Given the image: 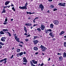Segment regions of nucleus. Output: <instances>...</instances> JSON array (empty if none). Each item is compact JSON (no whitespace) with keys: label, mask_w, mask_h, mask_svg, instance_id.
Listing matches in <instances>:
<instances>
[{"label":"nucleus","mask_w":66,"mask_h":66,"mask_svg":"<svg viewBox=\"0 0 66 66\" xmlns=\"http://www.w3.org/2000/svg\"><path fill=\"white\" fill-rule=\"evenodd\" d=\"M53 40H56V39L54 38H53L52 39Z\"/></svg>","instance_id":"57"},{"label":"nucleus","mask_w":66,"mask_h":66,"mask_svg":"<svg viewBox=\"0 0 66 66\" xmlns=\"http://www.w3.org/2000/svg\"><path fill=\"white\" fill-rule=\"evenodd\" d=\"M11 6H13V7H14V5H13V4H12L11 5Z\"/></svg>","instance_id":"59"},{"label":"nucleus","mask_w":66,"mask_h":66,"mask_svg":"<svg viewBox=\"0 0 66 66\" xmlns=\"http://www.w3.org/2000/svg\"><path fill=\"white\" fill-rule=\"evenodd\" d=\"M0 45H2V46H3V45H4V44L2 43V42H0Z\"/></svg>","instance_id":"33"},{"label":"nucleus","mask_w":66,"mask_h":66,"mask_svg":"<svg viewBox=\"0 0 66 66\" xmlns=\"http://www.w3.org/2000/svg\"><path fill=\"white\" fill-rule=\"evenodd\" d=\"M53 22L55 25H58V24H59V21H58L54 20Z\"/></svg>","instance_id":"6"},{"label":"nucleus","mask_w":66,"mask_h":66,"mask_svg":"<svg viewBox=\"0 0 66 66\" xmlns=\"http://www.w3.org/2000/svg\"><path fill=\"white\" fill-rule=\"evenodd\" d=\"M37 61H35V63H34V64H37Z\"/></svg>","instance_id":"56"},{"label":"nucleus","mask_w":66,"mask_h":66,"mask_svg":"<svg viewBox=\"0 0 66 66\" xmlns=\"http://www.w3.org/2000/svg\"><path fill=\"white\" fill-rule=\"evenodd\" d=\"M19 9H21L22 10H23V7H21V6H20L19 7Z\"/></svg>","instance_id":"34"},{"label":"nucleus","mask_w":66,"mask_h":66,"mask_svg":"<svg viewBox=\"0 0 66 66\" xmlns=\"http://www.w3.org/2000/svg\"><path fill=\"white\" fill-rule=\"evenodd\" d=\"M5 12H6V11L5 10V9H3V11L2 12V13H5Z\"/></svg>","instance_id":"23"},{"label":"nucleus","mask_w":66,"mask_h":66,"mask_svg":"<svg viewBox=\"0 0 66 66\" xmlns=\"http://www.w3.org/2000/svg\"><path fill=\"white\" fill-rule=\"evenodd\" d=\"M25 25L26 26H28V23H26V24H25Z\"/></svg>","instance_id":"60"},{"label":"nucleus","mask_w":66,"mask_h":66,"mask_svg":"<svg viewBox=\"0 0 66 66\" xmlns=\"http://www.w3.org/2000/svg\"><path fill=\"white\" fill-rule=\"evenodd\" d=\"M47 31H49V32H51L52 31V30H51V29H47Z\"/></svg>","instance_id":"30"},{"label":"nucleus","mask_w":66,"mask_h":66,"mask_svg":"<svg viewBox=\"0 0 66 66\" xmlns=\"http://www.w3.org/2000/svg\"><path fill=\"white\" fill-rule=\"evenodd\" d=\"M50 60V58H49L48 59V61H49Z\"/></svg>","instance_id":"64"},{"label":"nucleus","mask_w":66,"mask_h":66,"mask_svg":"<svg viewBox=\"0 0 66 66\" xmlns=\"http://www.w3.org/2000/svg\"><path fill=\"white\" fill-rule=\"evenodd\" d=\"M35 54L36 55L37 54H38V52H36L35 53Z\"/></svg>","instance_id":"43"},{"label":"nucleus","mask_w":66,"mask_h":66,"mask_svg":"<svg viewBox=\"0 0 66 66\" xmlns=\"http://www.w3.org/2000/svg\"><path fill=\"white\" fill-rule=\"evenodd\" d=\"M64 47H66V42H64Z\"/></svg>","instance_id":"32"},{"label":"nucleus","mask_w":66,"mask_h":66,"mask_svg":"<svg viewBox=\"0 0 66 66\" xmlns=\"http://www.w3.org/2000/svg\"><path fill=\"white\" fill-rule=\"evenodd\" d=\"M34 50L35 51H37L38 50V48L37 47H34Z\"/></svg>","instance_id":"13"},{"label":"nucleus","mask_w":66,"mask_h":66,"mask_svg":"<svg viewBox=\"0 0 66 66\" xmlns=\"http://www.w3.org/2000/svg\"><path fill=\"white\" fill-rule=\"evenodd\" d=\"M37 30H38V31H41V29H39V28H38L37 29Z\"/></svg>","instance_id":"35"},{"label":"nucleus","mask_w":66,"mask_h":66,"mask_svg":"<svg viewBox=\"0 0 66 66\" xmlns=\"http://www.w3.org/2000/svg\"><path fill=\"white\" fill-rule=\"evenodd\" d=\"M13 21V19H11V21Z\"/></svg>","instance_id":"63"},{"label":"nucleus","mask_w":66,"mask_h":66,"mask_svg":"<svg viewBox=\"0 0 66 66\" xmlns=\"http://www.w3.org/2000/svg\"><path fill=\"white\" fill-rule=\"evenodd\" d=\"M19 42L20 43H21V44H23L22 45H23L24 43H23V42H22L21 41H20Z\"/></svg>","instance_id":"40"},{"label":"nucleus","mask_w":66,"mask_h":66,"mask_svg":"<svg viewBox=\"0 0 66 66\" xmlns=\"http://www.w3.org/2000/svg\"><path fill=\"white\" fill-rule=\"evenodd\" d=\"M54 7V5H51L50 6V8L51 9H53Z\"/></svg>","instance_id":"21"},{"label":"nucleus","mask_w":66,"mask_h":66,"mask_svg":"<svg viewBox=\"0 0 66 66\" xmlns=\"http://www.w3.org/2000/svg\"><path fill=\"white\" fill-rule=\"evenodd\" d=\"M24 9H26V10H27V6H23V10H24Z\"/></svg>","instance_id":"19"},{"label":"nucleus","mask_w":66,"mask_h":66,"mask_svg":"<svg viewBox=\"0 0 66 66\" xmlns=\"http://www.w3.org/2000/svg\"><path fill=\"white\" fill-rule=\"evenodd\" d=\"M5 18H6L5 19V20L4 21L5 22H6L7 21V17H5Z\"/></svg>","instance_id":"24"},{"label":"nucleus","mask_w":66,"mask_h":66,"mask_svg":"<svg viewBox=\"0 0 66 66\" xmlns=\"http://www.w3.org/2000/svg\"><path fill=\"white\" fill-rule=\"evenodd\" d=\"M38 19V17H36L34 19V20H35V19Z\"/></svg>","instance_id":"58"},{"label":"nucleus","mask_w":66,"mask_h":66,"mask_svg":"<svg viewBox=\"0 0 66 66\" xmlns=\"http://www.w3.org/2000/svg\"><path fill=\"white\" fill-rule=\"evenodd\" d=\"M43 65H44V63H42V64L41 65H40V66H43Z\"/></svg>","instance_id":"50"},{"label":"nucleus","mask_w":66,"mask_h":66,"mask_svg":"<svg viewBox=\"0 0 66 66\" xmlns=\"http://www.w3.org/2000/svg\"><path fill=\"white\" fill-rule=\"evenodd\" d=\"M48 1L49 2H51L52 1V0H48Z\"/></svg>","instance_id":"54"},{"label":"nucleus","mask_w":66,"mask_h":66,"mask_svg":"<svg viewBox=\"0 0 66 66\" xmlns=\"http://www.w3.org/2000/svg\"><path fill=\"white\" fill-rule=\"evenodd\" d=\"M59 59L60 61H62L63 59V57L61 56H60V57H59Z\"/></svg>","instance_id":"16"},{"label":"nucleus","mask_w":66,"mask_h":66,"mask_svg":"<svg viewBox=\"0 0 66 66\" xmlns=\"http://www.w3.org/2000/svg\"><path fill=\"white\" fill-rule=\"evenodd\" d=\"M58 5H60L61 6H65V5H66V3L63 2L62 3H59L58 4Z\"/></svg>","instance_id":"3"},{"label":"nucleus","mask_w":66,"mask_h":66,"mask_svg":"<svg viewBox=\"0 0 66 66\" xmlns=\"http://www.w3.org/2000/svg\"><path fill=\"white\" fill-rule=\"evenodd\" d=\"M57 55H62V54H60L59 53H57Z\"/></svg>","instance_id":"51"},{"label":"nucleus","mask_w":66,"mask_h":66,"mask_svg":"<svg viewBox=\"0 0 66 66\" xmlns=\"http://www.w3.org/2000/svg\"><path fill=\"white\" fill-rule=\"evenodd\" d=\"M0 34H4V32L3 31H2L0 32Z\"/></svg>","instance_id":"18"},{"label":"nucleus","mask_w":66,"mask_h":66,"mask_svg":"<svg viewBox=\"0 0 66 66\" xmlns=\"http://www.w3.org/2000/svg\"><path fill=\"white\" fill-rule=\"evenodd\" d=\"M24 30H27V28H26V27H25V26L24 27Z\"/></svg>","instance_id":"53"},{"label":"nucleus","mask_w":66,"mask_h":66,"mask_svg":"<svg viewBox=\"0 0 66 66\" xmlns=\"http://www.w3.org/2000/svg\"><path fill=\"white\" fill-rule=\"evenodd\" d=\"M28 26H32V24L29 23H28Z\"/></svg>","instance_id":"29"},{"label":"nucleus","mask_w":66,"mask_h":66,"mask_svg":"<svg viewBox=\"0 0 66 66\" xmlns=\"http://www.w3.org/2000/svg\"><path fill=\"white\" fill-rule=\"evenodd\" d=\"M24 35H26V36H27V35H28V34H27V33H25L24 34Z\"/></svg>","instance_id":"52"},{"label":"nucleus","mask_w":66,"mask_h":66,"mask_svg":"<svg viewBox=\"0 0 66 66\" xmlns=\"http://www.w3.org/2000/svg\"><path fill=\"white\" fill-rule=\"evenodd\" d=\"M34 39H36V38H38V36H34Z\"/></svg>","instance_id":"36"},{"label":"nucleus","mask_w":66,"mask_h":66,"mask_svg":"<svg viewBox=\"0 0 66 66\" xmlns=\"http://www.w3.org/2000/svg\"><path fill=\"white\" fill-rule=\"evenodd\" d=\"M27 63L26 62V63H23V65H27Z\"/></svg>","instance_id":"39"},{"label":"nucleus","mask_w":66,"mask_h":66,"mask_svg":"<svg viewBox=\"0 0 66 66\" xmlns=\"http://www.w3.org/2000/svg\"><path fill=\"white\" fill-rule=\"evenodd\" d=\"M17 36H15V37H14V38L15 39H17Z\"/></svg>","instance_id":"44"},{"label":"nucleus","mask_w":66,"mask_h":66,"mask_svg":"<svg viewBox=\"0 0 66 66\" xmlns=\"http://www.w3.org/2000/svg\"><path fill=\"white\" fill-rule=\"evenodd\" d=\"M13 36H14L15 37H16V34H13Z\"/></svg>","instance_id":"42"},{"label":"nucleus","mask_w":66,"mask_h":66,"mask_svg":"<svg viewBox=\"0 0 66 66\" xmlns=\"http://www.w3.org/2000/svg\"><path fill=\"white\" fill-rule=\"evenodd\" d=\"M33 42L34 43V44L35 45H36L38 43V41L36 40H34L33 41Z\"/></svg>","instance_id":"9"},{"label":"nucleus","mask_w":66,"mask_h":66,"mask_svg":"<svg viewBox=\"0 0 66 66\" xmlns=\"http://www.w3.org/2000/svg\"><path fill=\"white\" fill-rule=\"evenodd\" d=\"M35 60H32V62H33V63L34 64V63H35Z\"/></svg>","instance_id":"38"},{"label":"nucleus","mask_w":66,"mask_h":66,"mask_svg":"<svg viewBox=\"0 0 66 66\" xmlns=\"http://www.w3.org/2000/svg\"><path fill=\"white\" fill-rule=\"evenodd\" d=\"M41 29L42 30H44V29H45V26L44 25H41Z\"/></svg>","instance_id":"10"},{"label":"nucleus","mask_w":66,"mask_h":66,"mask_svg":"<svg viewBox=\"0 0 66 66\" xmlns=\"http://www.w3.org/2000/svg\"><path fill=\"white\" fill-rule=\"evenodd\" d=\"M24 54H26V52H23Z\"/></svg>","instance_id":"61"},{"label":"nucleus","mask_w":66,"mask_h":66,"mask_svg":"<svg viewBox=\"0 0 66 66\" xmlns=\"http://www.w3.org/2000/svg\"><path fill=\"white\" fill-rule=\"evenodd\" d=\"M35 20H34V19L33 20V22L34 23H35Z\"/></svg>","instance_id":"45"},{"label":"nucleus","mask_w":66,"mask_h":66,"mask_svg":"<svg viewBox=\"0 0 66 66\" xmlns=\"http://www.w3.org/2000/svg\"><path fill=\"white\" fill-rule=\"evenodd\" d=\"M19 39H20L19 38H18L16 39H15L16 41H17V42L19 43L20 41H19Z\"/></svg>","instance_id":"17"},{"label":"nucleus","mask_w":66,"mask_h":66,"mask_svg":"<svg viewBox=\"0 0 66 66\" xmlns=\"http://www.w3.org/2000/svg\"><path fill=\"white\" fill-rule=\"evenodd\" d=\"M12 10H13V11H14V12H15V8L14 7H13L12 8Z\"/></svg>","instance_id":"27"},{"label":"nucleus","mask_w":66,"mask_h":66,"mask_svg":"<svg viewBox=\"0 0 66 66\" xmlns=\"http://www.w3.org/2000/svg\"><path fill=\"white\" fill-rule=\"evenodd\" d=\"M23 63L25 62V63H27L28 62V61H27V59H26V57H24L23 58Z\"/></svg>","instance_id":"7"},{"label":"nucleus","mask_w":66,"mask_h":66,"mask_svg":"<svg viewBox=\"0 0 66 66\" xmlns=\"http://www.w3.org/2000/svg\"><path fill=\"white\" fill-rule=\"evenodd\" d=\"M10 2L9 1H6L5 3V5H7L8 4H9V3Z\"/></svg>","instance_id":"11"},{"label":"nucleus","mask_w":66,"mask_h":66,"mask_svg":"<svg viewBox=\"0 0 66 66\" xmlns=\"http://www.w3.org/2000/svg\"><path fill=\"white\" fill-rule=\"evenodd\" d=\"M3 7V9H5V6H2Z\"/></svg>","instance_id":"55"},{"label":"nucleus","mask_w":66,"mask_h":66,"mask_svg":"<svg viewBox=\"0 0 66 66\" xmlns=\"http://www.w3.org/2000/svg\"><path fill=\"white\" fill-rule=\"evenodd\" d=\"M2 31H3L4 32H6V31H7V32H8V31H9V30H8V29H3V30Z\"/></svg>","instance_id":"15"},{"label":"nucleus","mask_w":66,"mask_h":66,"mask_svg":"<svg viewBox=\"0 0 66 66\" xmlns=\"http://www.w3.org/2000/svg\"><path fill=\"white\" fill-rule=\"evenodd\" d=\"M7 33L9 34V36H12V35H11V33L10 32H7Z\"/></svg>","instance_id":"26"},{"label":"nucleus","mask_w":66,"mask_h":66,"mask_svg":"<svg viewBox=\"0 0 66 66\" xmlns=\"http://www.w3.org/2000/svg\"><path fill=\"white\" fill-rule=\"evenodd\" d=\"M20 51V49H18L17 50V52H19Z\"/></svg>","instance_id":"28"},{"label":"nucleus","mask_w":66,"mask_h":66,"mask_svg":"<svg viewBox=\"0 0 66 66\" xmlns=\"http://www.w3.org/2000/svg\"><path fill=\"white\" fill-rule=\"evenodd\" d=\"M28 5V2H27L25 4V6H27V5Z\"/></svg>","instance_id":"41"},{"label":"nucleus","mask_w":66,"mask_h":66,"mask_svg":"<svg viewBox=\"0 0 66 66\" xmlns=\"http://www.w3.org/2000/svg\"><path fill=\"white\" fill-rule=\"evenodd\" d=\"M40 48L42 49V51H45V50H47V48L42 45H41L40 46Z\"/></svg>","instance_id":"2"},{"label":"nucleus","mask_w":66,"mask_h":66,"mask_svg":"<svg viewBox=\"0 0 66 66\" xmlns=\"http://www.w3.org/2000/svg\"><path fill=\"white\" fill-rule=\"evenodd\" d=\"M45 31L46 33L47 34L49 33V31H48V29L47 30H45Z\"/></svg>","instance_id":"25"},{"label":"nucleus","mask_w":66,"mask_h":66,"mask_svg":"<svg viewBox=\"0 0 66 66\" xmlns=\"http://www.w3.org/2000/svg\"><path fill=\"white\" fill-rule=\"evenodd\" d=\"M49 35L51 36L52 37V38H53L55 36L54 35H55V34L52 33V32H50L49 34Z\"/></svg>","instance_id":"5"},{"label":"nucleus","mask_w":66,"mask_h":66,"mask_svg":"<svg viewBox=\"0 0 66 66\" xmlns=\"http://www.w3.org/2000/svg\"><path fill=\"white\" fill-rule=\"evenodd\" d=\"M3 24H7L6 23V22H5V23H3Z\"/></svg>","instance_id":"62"},{"label":"nucleus","mask_w":66,"mask_h":66,"mask_svg":"<svg viewBox=\"0 0 66 66\" xmlns=\"http://www.w3.org/2000/svg\"><path fill=\"white\" fill-rule=\"evenodd\" d=\"M31 66H35V65L33 64V63H32V64H31Z\"/></svg>","instance_id":"49"},{"label":"nucleus","mask_w":66,"mask_h":66,"mask_svg":"<svg viewBox=\"0 0 66 66\" xmlns=\"http://www.w3.org/2000/svg\"><path fill=\"white\" fill-rule=\"evenodd\" d=\"M14 57V55H12L11 57L10 58V59H13V58Z\"/></svg>","instance_id":"31"},{"label":"nucleus","mask_w":66,"mask_h":66,"mask_svg":"<svg viewBox=\"0 0 66 66\" xmlns=\"http://www.w3.org/2000/svg\"><path fill=\"white\" fill-rule=\"evenodd\" d=\"M57 9H54L53 10V11L54 12V11H57Z\"/></svg>","instance_id":"37"},{"label":"nucleus","mask_w":66,"mask_h":66,"mask_svg":"<svg viewBox=\"0 0 66 66\" xmlns=\"http://www.w3.org/2000/svg\"><path fill=\"white\" fill-rule=\"evenodd\" d=\"M63 57H66V53L65 52L64 53H63Z\"/></svg>","instance_id":"22"},{"label":"nucleus","mask_w":66,"mask_h":66,"mask_svg":"<svg viewBox=\"0 0 66 66\" xmlns=\"http://www.w3.org/2000/svg\"><path fill=\"white\" fill-rule=\"evenodd\" d=\"M5 39H6V37H3L1 38V41H2V42H5Z\"/></svg>","instance_id":"8"},{"label":"nucleus","mask_w":66,"mask_h":66,"mask_svg":"<svg viewBox=\"0 0 66 66\" xmlns=\"http://www.w3.org/2000/svg\"><path fill=\"white\" fill-rule=\"evenodd\" d=\"M29 40V39H25V41L26 42H28V41Z\"/></svg>","instance_id":"48"},{"label":"nucleus","mask_w":66,"mask_h":66,"mask_svg":"<svg viewBox=\"0 0 66 66\" xmlns=\"http://www.w3.org/2000/svg\"><path fill=\"white\" fill-rule=\"evenodd\" d=\"M53 27H54V25H53V24H51L50 25V28L51 29H53Z\"/></svg>","instance_id":"14"},{"label":"nucleus","mask_w":66,"mask_h":66,"mask_svg":"<svg viewBox=\"0 0 66 66\" xmlns=\"http://www.w3.org/2000/svg\"><path fill=\"white\" fill-rule=\"evenodd\" d=\"M39 8L41 9L42 11H43L44 10V6H43V5L42 4H40L39 5Z\"/></svg>","instance_id":"4"},{"label":"nucleus","mask_w":66,"mask_h":66,"mask_svg":"<svg viewBox=\"0 0 66 66\" xmlns=\"http://www.w3.org/2000/svg\"><path fill=\"white\" fill-rule=\"evenodd\" d=\"M23 54V53L22 52L19 53V56H21V55H22Z\"/></svg>","instance_id":"20"},{"label":"nucleus","mask_w":66,"mask_h":66,"mask_svg":"<svg viewBox=\"0 0 66 66\" xmlns=\"http://www.w3.org/2000/svg\"><path fill=\"white\" fill-rule=\"evenodd\" d=\"M47 13H50V11L49 10H48L47 11Z\"/></svg>","instance_id":"46"},{"label":"nucleus","mask_w":66,"mask_h":66,"mask_svg":"<svg viewBox=\"0 0 66 66\" xmlns=\"http://www.w3.org/2000/svg\"><path fill=\"white\" fill-rule=\"evenodd\" d=\"M30 64L31 65L33 63V62H32V61H30Z\"/></svg>","instance_id":"47"},{"label":"nucleus","mask_w":66,"mask_h":66,"mask_svg":"<svg viewBox=\"0 0 66 66\" xmlns=\"http://www.w3.org/2000/svg\"><path fill=\"white\" fill-rule=\"evenodd\" d=\"M65 33V32L63 31H62L59 34L60 35H62L63 34H64Z\"/></svg>","instance_id":"12"},{"label":"nucleus","mask_w":66,"mask_h":66,"mask_svg":"<svg viewBox=\"0 0 66 66\" xmlns=\"http://www.w3.org/2000/svg\"><path fill=\"white\" fill-rule=\"evenodd\" d=\"M7 60V59L5 58L4 59H2L0 60V63L3 62H4H4H3V63L4 64H6V62H7V61H6Z\"/></svg>","instance_id":"1"}]
</instances>
